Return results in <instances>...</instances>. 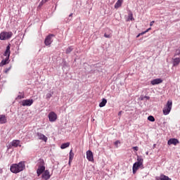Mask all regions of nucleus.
<instances>
[{"instance_id":"nucleus-11","label":"nucleus","mask_w":180,"mask_h":180,"mask_svg":"<svg viewBox=\"0 0 180 180\" xmlns=\"http://www.w3.org/2000/svg\"><path fill=\"white\" fill-rule=\"evenodd\" d=\"M20 146V141L19 140H13L8 146V148H12V147H19Z\"/></svg>"},{"instance_id":"nucleus-29","label":"nucleus","mask_w":180,"mask_h":180,"mask_svg":"<svg viewBox=\"0 0 180 180\" xmlns=\"http://www.w3.org/2000/svg\"><path fill=\"white\" fill-rule=\"evenodd\" d=\"M141 101H144V99H146V101L150 100V96H141Z\"/></svg>"},{"instance_id":"nucleus-38","label":"nucleus","mask_w":180,"mask_h":180,"mask_svg":"<svg viewBox=\"0 0 180 180\" xmlns=\"http://www.w3.org/2000/svg\"><path fill=\"white\" fill-rule=\"evenodd\" d=\"M140 36H141V34H139L136 37H140Z\"/></svg>"},{"instance_id":"nucleus-28","label":"nucleus","mask_w":180,"mask_h":180,"mask_svg":"<svg viewBox=\"0 0 180 180\" xmlns=\"http://www.w3.org/2000/svg\"><path fill=\"white\" fill-rule=\"evenodd\" d=\"M176 56H180V46L175 51L174 57H176Z\"/></svg>"},{"instance_id":"nucleus-23","label":"nucleus","mask_w":180,"mask_h":180,"mask_svg":"<svg viewBox=\"0 0 180 180\" xmlns=\"http://www.w3.org/2000/svg\"><path fill=\"white\" fill-rule=\"evenodd\" d=\"M129 20H134V18H133V13H131V11L128 13L127 22H129Z\"/></svg>"},{"instance_id":"nucleus-3","label":"nucleus","mask_w":180,"mask_h":180,"mask_svg":"<svg viewBox=\"0 0 180 180\" xmlns=\"http://www.w3.org/2000/svg\"><path fill=\"white\" fill-rule=\"evenodd\" d=\"M37 167L38 169H37V176H40L43 172L46 171V166L44 164V160L39 159L37 161Z\"/></svg>"},{"instance_id":"nucleus-27","label":"nucleus","mask_w":180,"mask_h":180,"mask_svg":"<svg viewBox=\"0 0 180 180\" xmlns=\"http://www.w3.org/2000/svg\"><path fill=\"white\" fill-rule=\"evenodd\" d=\"M148 120H149V122H155V118H154L153 115H150L148 117Z\"/></svg>"},{"instance_id":"nucleus-33","label":"nucleus","mask_w":180,"mask_h":180,"mask_svg":"<svg viewBox=\"0 0 180 180\" xmlns=\"http://www.w3.org/2000/svg\"><path fill=\"white\" fill-rule=\"evenodd\" d=\"M71 19H72V13H70V14L69 15V18H68V20H67V22H70V20H71Z\"/></svg>"},{"instance_id":"nucleus-26","label":"nucleus","mask_w":180,"mask_h":180,"mask_svg":"<svg viewBox=\"0 0 180 180\" xmlns=\"http://www.w3.org/2000/svg\"><path fill=\"white\" fill-rule=\"evenodd\" d=\"M11 68H12V65H10V66H9L8 68H6V69L4 70V72L5 74H8V72H9V71H11Z\"/></svg>"},{"instance_id":"nucleus-6","label":"nucleus","mask_w":180,"mask_h":180,"mask_svg":"<svg viewBox=\"0 0 180 180\" xmlns=\"http://www.w3.org/2000/svg\"><path fill=\"white\" fill-rule=\"evenodd\" d=\"M13 35L12 32H2L0 33V40H9Z\"/></svg>"},{"instance_id":"nucleus-10","label":"nucleus","mask_w":180,"mask_h":180,"mask_svg":"<svg viewBox=\"0 0 180 180\" xmlns=\"http://www.w3.org/2000/svg\"><path fill=\"white\" fill-rule=\"evenodd\" d=\"M51 177V175H50V171L45 170L44 172L42 173L41 178L44 180H49Z\"/></svg>"},{"instance_id":"nucleus-20","label":"nucleus","mask_w":180,"mask_h":180,"mask_svg":"<svg viewBox=\"0 0 180 180\" xmlns=\"http://www.w3.org/2000/svg\"><path fill=\"white\" fill-rule=\"evenodd\" d=\"M106 103H108V100L103 98L102 101L99 103V107L103 108L104 106H106Z\"/></svg>"},{"instance_id":"nucleus-14","label":"nucleus","mask_w":180,"mask_h":180,"mask_svg":"<svg viewBox=\"0 0 180 180\" xmlns=\"http://www.w3.org/2000/svg\"><path fill=\"white\" fill-rule=\"evenodd\" d=\"M86 158L88 161L92 162L94 161V153L91 150L86 151Z\"/></svg>"},{"instance_id":"nucleus-25","label":"nucleus","mask_w":180,"mask_h":180,"mask_svg":"<svg viewBox=\"0 0 180 180\" xmlns=\"http://www.w3.org/2000/svg\"><path fill=\"white\" fill-rule=\"evenodd\" d=\"M53 92H49L46 94V98L47 99V101H50V98L53 96Z\"/></svg>"},{"instance_id":"nucleus-4","label":"nucleus","mask_w":180,"mask_h":180,"mask_svg":"<svg viewBox=\"0 0 180 180\" xmlns=\"http://www.w3.org/2000/svg\"><path fill=\"white\" fill-rule=\"evenodd\" d=\"M143 161L144 160L142 159L141 156H137V162L134 163L132 167L133 174H136V172H137V169H139L140 167H143Z\"/></svg>"},{"instance_id":"nucleus-17","label":"nucleus","mask_w":180,"mask_h":180,"mask_svg":"<svg viewBox=\"0 0 180 180\" xmlns=\"http://www.w3.org/2000/svg\"><path fill=\"white\" fill-rule=\"evenodd\" d=\"M179 63H180V58H172L173 67H176L177 65H179Z\"/></svg>"},{"instance_id":"nucleus-41","label":"nucleus","mask_w":180,"mask_h":180,"mask_svg":"<svg viewBox=\"0 0 180 180\" xmlns=\"http://www.w3.org/2000/svg\"><path fill=\"white\" fill-rule=\"evenodd\" d=\"M120 113H122V112H120L118 115H120Z\"/></svg>"},{"instance_id":"nucleus-40","label":"nucleus","mask_w":180,"mask_h":180,"mask_svg":"<svg viewBox=\"0 0 180 180\" xmlns=\"http://www.w3.org/2000/svg\"><path fill=\"white\" fill-rule=\"evenodd\" d=\"M155 147V144L153 145V148Z\"/></svg>"},{"instance_id":"nucleus-22","label":"nucleus","mask_w":180,"mask_h":180,"mask_svg":"<svg viewBox=\"0 0 180 180\" xmlns=\"http://www.w3.org/2000/svg\"><path fill=\"white\" fill-rule=\"evenodd\" d=\"M68 147H70V142L62 143V145L60 146V148L62 150L68 148Z\"/></svg>"},{"instance_id":"nucleus-37","label":"nucleus","mask_w":180,"mask_h":180,"mask_svg":"<svg viewBox=\"0 0 180 180\" xmlns=\"http://www.w3.org/2000/svg\"><path fill=\"white\" fill-rule=\"evenodd\" d=\"M155 21H151L150 23V26H153V25H154Z\"/></svg>"},{"instance_id":"nucleus-36","label":"nucleus","mask_w":180,"mask_h":180,"mask_svg":"<svg viewBox=\"0 0 180 180\" xmlns=\"http://www.w3.org/2000/svg\"><path fill=\"white\" fill-rule=\"evenodd\" d=\"M147 32H148V30H146L145 32H142L141 33H140L141 36H143V34H146Z\"/></svg>"},{"instance_id":"nucleus-35","label":"nucleus","mask_w":180,"mask_h":180,"mask_svg":"<svg viewBox=\"0 0 180 180\" xmlns=\"http://www.w3.org/2000/svg\"><path fill=\"white\" fill-rule=\"evenodd\" d=\"M133 150H134V151H139V147L138 146H134Z\"/></svg>"},{"instance_id":"nucleus-19","label":"nucleus","mask_w":180,"mask_h":180,"mask_svg":"<svg viewBox=\"0 0 180 180\" xmlns=\"http://www.w3.org/2000/svg\"><path fill=\"white\" fill-rule=\"evenodd\" d=\"M122 4H123V0H117V1L115 4V9L120 8V6H122Z\"/></svg>"},{"instance_id":"nucleus-31","label":"nucleus","mask_w":180,"mask_h":180,"mask_svg":"<svg viewBox=\"0 0 180 180\" xmlns=\"http://www.w3.org/2000/svg\"><path fill=\"white\" fill-rule=\"evenodd\" d=\"M23 98H25V95L24 94L18 95L17 96V99H23Z\"/></svg>"},{"instance_id":"nucleus-12","label":"nucleus","mask_w":180,"mask_h":180,"mask_svg":"<svg viewBox=\"0 0 180 180\" xmlns=\"http://www.w3.org/2000/svg\"><path fill=\"white\" fill-rule=\"evenodd\" d=\"M37 136L39 140H42V141L47 143L48 139H47V136H46V135H44L40 132H37Z\"/></svg>"},{"instance_id":"nucleus-8","label":"nucleus","mask_w":180,"mask_h":180,"mask_svg":"<svg viewBox=\"0 0 180 180\" xmlns=\"http://www.w3.org/2000/svg\"><path fill=\"white\" fill-rule=\"evenodd\" d=\"M48 117L49 119V122H54L57 120V114L52 111L49 112Z\"/></svg>"},{"instance_id":"nucleus-5","label":"nucleus","mask_w":180,"mask_h":180,"mask_svg":"<svg viewBox=\"0 0 180 180\" xmlns=\"http://www.w3.org/2000/svg\"><path fill=\"white\" fill-rule=\"evenodd\" d=\"M171 109H172V101H168L167 104L163 108V115H165V116H167V115H169Z\"/></svg>"},{"instance_id":"nucleus-21","label":"nucleus","mask_w":180,"mask_h":180,"mask_svg":"<svg viewBox=\"0 0 180 180\" xmlns=\"http://www.w3.org/2000/svg\"><path fill=\"white\" fill-rule=\"evenodd\" d=\"M72 160H74V153H72V150H71L69 153V164H71Z\"/></svg>"},{"instance_id":"nucleus-16","label":"nucleus","mask_w":180,"mask_h":180,"mask_svg":"<svg viewBox=\"0 0 180 180\" xmlns=\"http://www.w3.org/2000/svg\"><path fill=\"white\" fill-rule=\"evenodd\" d=\"M156 180H172V179L169 178L168 176L160 174V176L156 177Z\"/></svg>"},{"instance_id":"nucleus-24","label":"nucleus","mask_w":180,"mask_h":180,"mask_svg":"<svg viewBox=\"0 0 180 180\" xmlns=\"http://www.w3.org/2000/svg\"><path fill=\"white\" fill-rule=\"evenodd\" d=\"M74 50V48L72 46H69L66 51L65 53L66 54H70V53H71V51H72Z\"/></svg>"},{"instance_id":"nucleus-13","label":"nucleus","mask_w":180,"mask_h":180,"mask_svg":"<svg viewBox=\"0 0 180 180\" xmlns=\"http://www.w3.org/2000/svg\"><path fill=\"white\" fill-rule=\"evenodd\" d=\"M167 144L168 146H171L173 144V146H176V144H179V141H178V139L174 138V139H170L168 141H167Z\"/></svg>"},{"instance_id":"nucleus-15","label":"nucleus","mask_w":180,"mask_h":180,"mask_svg":"<svg viewBox=\"0 0 180 180\" xmlns=\"http://www.w3.org/2000/svg\"><path fill=\"white\" fill-rule=\"evenodd\" d=\"M162 83V79H154L150 81L151 85H158V84Z\"/></svg>"},{"instance_id":"nucleus-42","label":"nucleus","mask_w":180,"mask_h":180,"mask_svg":"<svg viewBox=\"0 0 180 180\" xmlns=\"http://www.w3.org/2000/svg\"><path fill=\"white\" fill-rule=\"evenodd\" d=\"M46 1L49 2V0H46Z\"/></svg>"},{"instance_id":"nucleus-9","label":"nucleus","mask_w":180,"mask_h":180,"mask_svg":"<svg viewBox=\"0 0 180 180\" xmlns=\"http://www.w3.org/2000/svg\"><path fill=\"white\" fill-rule=\"evenodd\" d=\"M33 99H26L22 101V106H32L33 105Z\"/></svg>"},{"instance_id":"nucleus-30","label":"nucleus","mask_w":180,"mask_h":180,"mask_svg":"<svg viewBox=\"0 0 180 180\" xmlns=\"http://www.w3.org/2000/svg\"><path fill=\"white\" fill-rule=\"evenodd\" d=\"M104 37H105L106 39H110V37H112V35L105 33L104 34Z\"/></svg>"},{"instance_id":"nucleus-39","label":"nucleus","mask_w":180,"mask_h":180,"mask_svg":"<svg viewBox=\"0 0 180 180\" xmlns=\"http://www.w3.org/2000/svg\"><path fill=\"white\" fill-rule=\"evenodd\" d=\"M148 30H151V28H148Z\"/></svg>"},{"instance_id":"nucleus-1","label":"nucleus","mask_w":180,"mask_h":180,"mask_svg":"<svg viewBox=\"0 0 180 180\" xmlns=\"http://www.w3.org/2000/svg\"><path fill=\"white\" fill-rule=\"evenodd\" d=\"M25 168V162L21 161L18 164H13L10 167V171H11L13 174H19V172H22Z\"/></svg>"},{"instance_id":"nucleus-18","label":"nucleus","mask_w":180,"mask_h":180,"mask_svg":"<svg viewBox=\"0 0 180 180\" xmlns=\"http://www.w3.org/2000/svg\"><path fill=\"white\" fill-rule=\"evenodd\" d=\"M6 122V116L5 115H0V124H5Z\"/></svg>"},{"instance_id":"nucleus-7","label":"nucleus","mask_w":180,"mask_h":180,"mask_svg":"<svg viewBox=\"0 0 180 180\" xmlns=\"http://www.w3.org/2000/svg\"><path fill=\"white\" fill-rule=\"evenodd\" d=\"M53 37H54V34H51L46 37L44 40V44L46 46H50V44L53 43Z\"/></svg>"},{"instance_id":"nucleus-32","label":"nucleus","mask_w":180,"mask_h":180,"mask_svg":"<svg viewBox=\"0 0 180 180\" xmlns=\"http://www.w3.org/2000/svg\"><path fill=\"white\" fill-rule=\"evenodd\" d=\"M46 2H48L47 0H42V1L39 3V5H44V4H46Z\"/></svg>"},{"instance_id":"nucleus-34","label":"nucleus","mask_w":180,"mask_h":180,"mask_svg":"<svg viewBox=\"0 0 180 180\" xmlns=\"http://www.w3.org/2000/svg\"><path fill=\"white\" fill-rule=\"evenodd\" d=\"M115 146H116V147H117V146H119V144H120V141H116L115 143H114Z\"/></svg>"},{"instance_id":"nucleus-2","label":"nucleus","mask_w":180,"mask_h":180,"mask_svg":"<svg viewBox=\"0 0 180 180\" xmlns=\"http://www.w3.org/2000/svg\"><path fill=\"white\" fill-rule=\"evenodd\" d=\"M4 56L6 58L0 63V67H4V65H6V64H9V57H11V44L6 46Z\"/></svg>"}]
</instances>
